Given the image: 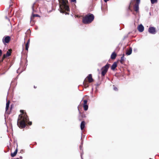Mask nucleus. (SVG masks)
Returning a JSON list of instances; mask_svg holds the SVG:
<instances>
[{
	"label": "nucleus",
	"instance_id": "obj_18",
	"mask_svg": "<svg viewBox=\"0 0 159 159\" xmlns=\"http://www.w3.org/2000/svg\"><path fill=\"white\" fill-rule=\"evenodd\" d=\"M11 52L10 49L8 50V51L7 52L6 55L7 57H9L11 55Z\"/></svg>",
	"mask_w": 159,
	"mask_h": 159
},
{
	"label": "nucleus",
	"instance_id": "obj_28",
	"mask_svg": "<svg viewBox=\"0 0 159 159\" xmlns=\"http://www.w3.org/2000/svg\"><path fill=\"white\" fill-rule=\"evenodd\" d=\"M71 1L73 2H76V0H71Z\"/></svg>",
	"mask_w": 159,
	"mask_h": 159
},
{
	"label": "nucleus",
	"instance_id": "obj_3",
	"mask_svg": "<svg viewBox=\"0 0 159 159\" xmlns=\"http://www.w3.org/2000/svg\"><path fill=\"white\" fill-rule=\"evenodd\" d=\"M94 19V16L92 14H89L86 15L83 18L82 21L84 24H88L91 23Z\"/></svg>",
	"mask_w": 159,
	"mask_h": 159
},
{
	"label": "nucleus",
	"instance_id": "obj_5",
	"mask_svg": "<svg viewBox=\"0 0 159 159\" xmlns=\"http://www.w3.org/2000/svg\"><path fill=\"white\" fill-rule=\"evenodd\" d=\"M136 3L134 6V9L135 11L136 12H138L139 10V5L140 3V0H135Z\"/></svg>",
	"mask_w": 159,
	"mask_h": 159
},
{
	"label": "nucleus",
	"instance_id": "obj_11",
	"mask_svg": "<svg viewBox=\"0 0 159 159\" xmlns=\"http://www.w3.org/2000/svg\"><path fill=\"white\" fill-rule=\"evenodd\" d=\"M117 63L116 62H115L111 66V69L113 70H114L115 69V68L117 67Z\"/></svg>",
	"mask_w": 159,
	"mask_h": 159
},
{
	"label": "nucleus",
	"instance_id": "obj_12",
	"mask_svg": "<svg viewBox=\"0 0 159 159\" xmlns=\"http://www.w3.org/2000/svg\"><path fill=\"white\" fill-rule=\"evenodd\" d=\"M85 125V122L84 121H82L81 122L80 124V128L81 130H83Z\"/></svg>",
	"mask_w": 159,
	"mask_h": 159
},
{
	"label": "nucleus",
	"instance_id": "obj_9",
	"mask_svg": "<svg viewBox=\"0 0 159 159\" xmlns=\"http://www.w3.org/2000/svg\"><path fill=\"white\" fill-rule=\"evenodd\" d=\"M88 79L89 82V83L92 82L93 81V79L92 77V75L91 74H89L88 76L87 77Z\"/></svg>",
	"mask_w": 159,
	"mask_h": 159
},
{
	"label": "nucleus",
	"instance_id": "obj_35",
	"mask_svg": "<svg viewBox=\"0 0 159 159\" xmlns=\"http://www.w3.org/2000/svg\"><path fill=\"white\" fill-rule=\"evenodd\" d=\"M149 14H150V15H151V12H150V13H149Z\"/></svg>",
	"mask_w": 159,
	"mask_h": 159
},
{
	"label": "nucleus",
	"instance_id": "obj_2",
	"mask_svg": "<svg viewBox=\"0 0 159 159\" xmlns=\"http://www.w3.org/2000/svg\"><path fill=\"white\" fill-rule=\"evenodd\" d=\"M60 3V11L61 13H64L65 10L69 11L70 8L67 5L68 2L67 0H59Z\"/></svg>",
	"mask_w": 159,
	"mask_h": 159
},
{
	"label": "nucleus",
	"instance_id": "obj_31",
	"mask_svg": "<svg viewBox=\"0 0 159 159\" xmlns=\"http://www.w3.org/2000/svg\"><path fill=\"white\" fill-rule=\"evenodd\" d=\"M23 158L22 157V156H20V159H22Z\"/></svg>",
	"mask_w": 159,
	"mask_h": 159
},
{
	"label": "nucleus",
	"instance_id": "obj_34",
	"mask_svg": "<svg viewBox=\"0 0 159 159\" xmlns=\"http://www.w3.org/2000/svg\"><path fill=\"white\" fill-rule=\"evenodd\" d=\"M36 87H35V86H34V88H36Z\"/></svg>",
	"mask_w": 159,
	"mask_h": 159
},
{
	"label": "nucleus",
	"instance_id": "obj_24",
	"mask_svg": "<svg viewBox=\"0 0 159 159\" xmlns=\"http://www.w3.org/2000/svg\"><path fill=\"white\" fill-rule=\"evenodd\" d=\"M32 16H33V17H39V16L38 14H33Z\"/></svg>",
	"mask_w": 159,
	"mask_h": 159
},
{
	"label": "nucleus",
	"instance_id": "obj_22",
	"mask_svg": "<svg viewBox=\"0 0 159 159\" xmlns=\"http://www.w3.org/2000/svg\"><path fill=\"white\" fill-rule=\"evenodd\" d=\"M83 84L84 85L85 88H86L88 87L89 86V85L88 84L86 83L85 82H84L83 83Z\"/></svg>",
	"mask_w": 159,
	"mask_h": 159
},
{
	"label": "nucleus",
	"instance_id": "obj_14",
	"mask_svg": "<svg viewBox=\"0 0 159 159\" xmlns=\"http://www.w3.org/2000/svg\"><path fill=\"white\" fill-rule=\"evenodd\" d=\"M17 149L16 148L13 153H11V156L12 157H15L16 155V154L17 153Z\"/></svg>",
	"mask_w": 159,
	"mask_h": 159
},
{
	"label": "nucleus",
	"instance_id": "obj_4",
	"mask_svg": "<svg viewBox=\"0 0 159 159\" xmlns=\"http://www.w3.org/2000/svg\"><path fill=\"white\" fill-rule=\"evenodd\" d=\"M109 66L110 64L108 63H107L105 66L102 67L101 69V70H102L101 74L102 76H104L106 73L107 72L109 68Z\"/></svg>",
	"mask_w": 159,
	"mask_h": 159
},
{
	"label": "nucleus",
	"instance_id": "obj_1",
	"mask_svg": "<svg viewBox=\"0 0 159 159\" xmlns=\"http://www.w3.org/2000/svg\"><path fill=\"white\" fill-rule=\"evenodd\" d=\"M20 112L22 114L19 115L17 122V125L19 128H24L26 126V123H28L29 125H32V122L29 121V118L26 114L24 113V111L20 110Z\"/></svg>",
	"mask_w": 159,
	"mask_h": 159
},
{
	"label": "nucleus",
	"instance_id": "obj_32",
	"mask_svg": "<svg viewBox=\"0 0 159 159\" xmlns=\"http://www.w3.org/2000/svg\"><path fill=\"white\" fill-rule=\"evenodd\" d=\"M78 108V111H79V113H80V111L79 109Z\"/></svg>",
	"mask_w": 159,
	"mask_h": 159
},
{
	"label": "nucleus",
	"instance_id": "obj_30",
	"mask_svg": "<svg viewBox=\"0 0 159 159\" xmlns=\"http://www.w3.org/2000/svg\"><path fill=\"white\" fill-rule=\"evenodd\" d=\"M109 0H104V1L105 2H107V1H108Z\"/></svg>",
	"mask_w": 159,
	"mask_h": 159
},
{
	"label": "nucleus",
	"instance_id": "obj_8",
	"mask_svg": "<svg viewBox=\"0 0 159 159\" xmlns=\"http://www.w3.org/2000/svg\"><path fill=\"white\" fill-rule=\"evenodd\" d=\"M138 30L140 32H143L144 30V26L141 24H140L138 26Z\"/></svg>",
	"mask_w": 159,
	"mask_h": 159
},
{
	"label": "nucleus",
	"instance_id": "obj_29",
	"mask_svg": "<svg viewBox=\"0 0 159 159\" xmlns=\"http://www.w3.org/2000/svg\"><path fill=\"white\" fill-rule=\"evenodd\" d=\"M23 152H24L23 150H20V152L21 153H23Z\"/></svg>",
	"mask_w": 159,
	"mask_h": 159
},
{
	"label": "nucleus",
	"instance_id": "obj_7",
	"mask_svg": "<svg viewBox=\"0 0 159 159\" xmlns=\"http://www.w3.org/2000/svg\"><path fill=\"white\" fill-rule=\"evenodd\" d=\"M10 39V37L9 36H7L4 39V38L2 39V42L3 43H8Z\"/></svg>",
	"mask_w": 159,
	"mask_h": 159
},
{
	"label": "nucleus",
	"instance_id": "obj_17",
	"mask_svg": "<svg viewBox=\"0 0 159 159\" xmlns=\"http://www.w3.org/2000/svg\"><path fill=\"white\" fill-rule=\"evenodd\" d=\"M30 42V39H29L25 44V49L26 50H28L29 48V44Z\"/></svg>",
	"mask_w": 159,
	"mask_h": 159
},
{
	"label": "nucleus",
	"instance_id": "obj_19",
	"mask_svg": "<svg viewBox=\"0 0 159 159\" xmlns=\"http://www.w3.org/2000/svg\"><path fill=\"white\" fill-rule=\"evenodd\" d=\"M83 107L85 111H87L88 109V106L87 105H84Z\"/></svg>",
	"mask_w": 159,
	"mask_h": 159
},
{
	"label": "nucleus",
	"instance_id": "obj_15",
	"mask_svg": "<svg viewBox=\"0 0 159 159\" xmlns=\"http://www.w3.org/2000/svg\"><path fill=\"white\" fill-rule=\"evenodd\" d=\"M10 102V101H8V102H7L6 103V107L5 108L6 111H7V110H8Z\"/></svg>",
	"mask_w": 159,
	"mask_h": 159
},
{
	"label": "nucleus",
	"instance_id": "obj_10",
	"mask_svg": "<svg viewBox=\"0 0 159 159\" xmlns=\"http://www.w3.org/2000/svg\"><path fill=\"white\" fill-rule=\"evenodd\" d=\"M132 52V48H130L128 50H127L126 52V54L127 55H130Z\"/></svg>",
	"mask_w": 159,
	"mask_h": 159
},
{
	"label": "nucleus",
	"instance_id": "obj_27",
	"mask_svg": "<svg viewBox=\"0 0 159 159\" xmlns=\"http://www.w3.org/2000/svg\"><path fill=\"white\" fill-rule=\"evenodd\" d=\"M2 54V52L1 50L0 49V56Z\"/></svg>",
	"mask_w": 159,
	"mask_h": 159
},
{
	"label": "nucleus",
	"instance_id": "obj_20",
	"mask_svg": "<svg viewBox=\"0 0 159 159\" xmlns=\"http://www.w3.org/2000/svg\"><path fill=\"white\" fill-rule=\"evenodd\" d=\"M152 4H153L157 2V0H150Z\"/></svg>",
	"mask_w": 159,
	"mask_h": 159
},
{
	"label": "nucleus",
	"instance_id": "obj_21",
	"mask_svg": "<svg viewBox=\"0 0 159 159\" xmlns=\"http://www.w3.org/2000/svg\"><path fill=\"white\" fill-rule=\"evenodd\" d=\"M7 57V56L6 54H4L2 57V59L1 61H2L3 60Z\"/></svg>",
	"mask_w": 159,
	"mask_h": 159
},
{
	"label": "nucleus",
	"instance_id": "obj_23",
	"mask_svg": "<svg viewBox=\"0 0 159 159\" xmlns=\"http://www.w3.org/2000/svg\"><path fill=\"white\" fill-rule=\"evenodd\" d=\"M88 101L87 100H84V105H87Z\"/></svg>",
	"mask_w": 159,
	"mask_h": 159
},
{
	"label": "nucleus",
	"instance_id": "obj_36",
	"mask_svg": "<svg viewBox=\"0 0 159 159\" xmlns=\"http://www.w3.org/2000/svg\"><path fill=\"white\" fill-rule=\"evenodd\" d=\"M150 159H152L150 158Z\"/></svg>",
	"mask_w": 159,
	"mask_h": 159
},
{
	"label": "nucleus",
	"instance_id": "obj_6",
	"mask_svg": "<svg viewBox=\"0 0 159 159\" xmlns=\"http://www.w3.org/2000/svg\"><path fill=\"white\" fill-rule=\"evenodd\" d=\"M148 31L149 33L153 34H155L156 33L155 28L153 27H149L148 29Z\"/></svg>",
	"mask_w": 159,
	"mask_h": 159
},
{
	"label": "nucleus",
	"instance_id": "obj_33",
	"mask_svg": "<svg viewBox=\"0 0 159 159\" xmlns=\"http://www.w3.org/2000/svg\"><path fill=\"white\" fill-rule=\"evenodd\" d=\"M80 149H81V146H80Z\"/></svg>",
	"mask_w": 159,
	"mask_h": 159
},
{
	"label": "nucleus",
	"instance_id": "obj_26",
	"mask_svg": "<svg viewBox=\"0 0 159 159\" xmlns=\"http://www.w3.org/2000/svg\"><path fill=\"white\" fill-rule=\"evenodd\" d=\"M113 89L115 91H117L118 90L117 88L116 87H114Z\"/></svg>",
	"mask_w": 159,
	"mask_h": 159
},
{
	"label": "nucleus",
	"instance_id": "obj_16",
	"mask_svg": "<svg viewBox=\"0 0 159 159\" xmlns=\"http://www.w3.org/2000/svg\"><path fill=\"white\" fill-rule=\"evenodd\" d=\"M124 54H123L122 56L121 57L120 59V62L121 64H123V61H124Z\"/></svg>",
	"mask_w": 159,
	"mask_h": 159
},
{
	"label": "nucleus",
	"instance_id": "obj_25",
	"mask_svg": "<svg viewBox=\"0 0 159 159\" xmlns=\"http://www.w3.org/2000/svg\"><path fill=\"white\" fill-rule=\"evenodd\" d=\"M35 4V3H34L32 6V10H33V12L34 11V4Z\"/></svg>",
	"mask_w": 159,
	"mask_h": 159
},
{
	"label": "nucleus",
	"instance_id": "obj_13",
	"mask_svg": "<svg viewBox=\"0 0 159 159\" xmlns=\"http://www.w3.org/2000/svg\"><path fill=\"white\" fill-rule=\"evenodd\" d=\"M116 54L115 53V52H113L111 55V58L112 59H115L116 57Z\"/></svg>",
	"mask_w": 159,
	"mask_h": 159
}]
</instances>
